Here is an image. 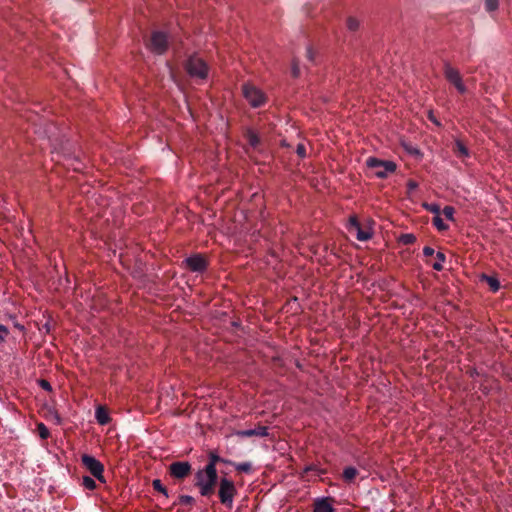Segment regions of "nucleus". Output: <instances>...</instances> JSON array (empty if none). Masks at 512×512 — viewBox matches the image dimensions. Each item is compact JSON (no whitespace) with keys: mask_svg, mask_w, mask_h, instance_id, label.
<instances>
[{"mask_svg":"<svg viewBox=\"0 0 512 512\" xmlns=\"http://www.w3.org/2000/svg\"><path fill=\"white\" fill-rule=\"evenodd\" d=\"M446 260V256L444 253L438 251L436 253V262H434L432 264V268L436 271H441L443 270V263L445 262Z\"/></svg>","mask_w":512,"mask_h":512,"instance_id":"obj_20","label":"nucleus"},{"mask_svg":"<svg viewBox=\"0 0 512 512\" xmlns=\"http://www.w3.org/2000/svg\"><path fill=\"white\" fill-rule=\"evenodd\" d=\"M296 153L299 157L304 158L306 157V147L304 144L299 143L296 148Z\"/></svg>","mask_w":512,"mask_h":512,"instance_id":"obj_32","label":"nucleus"},{"mask_svg":"<svg viewBox=\"0 0 512 512\" xmlns=\"http://www.w3.org/2000/svg\"><path fill=\"white\" fill-rule=\"evenodd\" d=\"M40 386L44 389V390H47V391H51V385L48 381L46 380H41L40 381Z\"/></svg>","mask_w":512,"mask_h":512,"instance_id":"obj_35","label":"nucleus"},{"mask_svg":"<svg viewBox=\"0 0 512 512\" xmlns=\"http://www.w3.org/2000/svg\"><path fill=\"white\" fill-rule=\"evenodd\" d=\"M347 28L350 30V31H356L358 28H359V21L354 18V17H349L347 19Z\"/></svg>","mask_w":512,"mask_h":512,"instance_id":"obj_29","label":"nucleus"},{"mask_svg":"<svg viewBox=\"0 0 512 512\" xmlns=\"http://www.w3.org/2000/svg\"><path fill=\"white\" fill-rule=\"evenodd\" d=\"M408 187H409L410 189H414V188H416V187H417V184H416L415 182H413V181H410V182L408 183Z\"/></svg>","mask_w":512,"mask_h":512,"instance_id":"obj_37","label":"nucleus"},{"mask_svg":"<svg viewBox=\"0 0 512 512\" xmlns=\"http://www.w3.org/2000/svg\"><path fill=\"white\" fill-rule=\"evenodd\" d=\"M83 466L100 482L105 483L104 466L95 457L84 454L81 457Z\"/></svg>","mask_w":512,"mask_h":512,"instance_id":"obj_5","label":"nucleus"},{"mask_svg":"<svg viewBox=\"0 0 512 512\" xmlns=\"http://www.w3.org/2000/svg\"><path fill=\"white\" fill-rule=\"evenodd\" d=\"M235 434L241 438L252 437V436L266 437V436H268V428L266 426H258L254 429L237 431Z\"/></svg>","mask_w":512,"mask_h":512,"instance_id":"obj_12","label":"nucleus"},{"mask_svg":"<svg viewBox=\"0 0 512 512\" xmlns=\"http://www.w3.org/2000/svg\"><path fill=\"white\" fill-rule=\"evenodd\" d=\"M14 326H15L17 329H19L20 331H24V326H23V325H21V324H19V323H16Z\"/></svg>","mask_w":512,"mask_h":512,"instance_id":"obj_38","label":"nucleus"},{"mask_svg":"<svg viewBox=\"0 0 512 512\" xmlns=\"http://www.w3.org/2000/svg\"><path fill=\"white\" fill-rule=\"evenodd\" d=\"M313 512H334V508L327 499H318L314 504Z\"/></svg>","mask_w":512,"mask_h":512,"instance_id":"obj_15","label":"nucleus"},{"mask_svg":"<svg viewBox=\"0 0 512 512\" xmlns=\"http://www.w3.org/2000/svg\"><path fill=\"white\" fill-rule=\"evenodd\" d=\"M442 212H443L444 216H445L448 220H450V221H454V212H455V210H454V208H453L452 206H445V207L443 208V211H442Z\"/></svg>","mask_w":512,"mask_h":512,"instance_id":"obj_30","label":"nucleus"},{"mask_svg":"<svg viewBox=\"0 0 512 512\" xmlns=\"http://www.w3.org/2000/svg\"><path fill=\"white\" fill-rule=\"evenodd\" d=\"M307 53H308V57L310 60H312V52H311V49H308L307 50Z\"/></svg>","mask_w":512,"mask_h":512,"instance_id":"obj_39","label":"nucleus"},{"mask_svg":"<svg viewBox=\"0 0 512 512\" xmlns=\"http://www.w3.org/2000/svg\"><path fill=\"white\" fill-rule=\"evenodd\" d=\"M168 48V36L161 31H155L151 35L149 49L155 54H163Z\"/></svg>","mask_w":512,"mask_h":512,"instance_id":"obj_7","label":"nucleus"},{"mask_svg":"<svg viewBox=\"0 0 512 512\" xmlns=\"http://www.w3.org/2000/svg\"><path fill=\"white\" fill-rule=\"evenodd\" d=\"M37 431L41 439H47L50 435L48 428L43 423L37 425Z\"/></svg>","mask_w":512,"mask_h":512,"instance_id":"obj_27","label":"nucleus"},{"mask_svg":"<svg viewBox=\"0 0 512 512\" xmlns=\"http://www.w3.org/2000/svg\"><path fill=\"white\" fill-rule=\"evenodd\" d=\"M299 73H300L299 66L297 63L294 62L292 65V74L294 77H297V76H299Z\"/></svg>","mask_w":512,"mask_h":512,"instance_id":"obj_36","label":"nucleus"},{"mask_svg":"<svg viewBox=\"0 0 512 512\" xmlns=\"http://www.w3.org/2000/svg\"><path fill=\"white\" fill-rule=\"evenodd\" d=\"M183 263L191 272L202 273L207 269L208 263L201 254H194L187 257Z\"/></svg>","mask_w":512,"mask_h":512,"instance_id":"obj_9","label":"nucleus"},{"mask_svg":"<svg viewBox=\"0 0 512 512\" xmlns=\"http://www.w3.org/2000/svg\"><path fill=\"white\" fill-rule=\"evenodd\" d=\"M434 253H435V251H434V249L432 247L425 246L423 248V254L426 257L432 256V255H434Z\"/></svg>","mask_w":512,"mask_h":512,"instance_id":"obj_34","label":"nucleus"},{"mask_svg":"<svg viewBox=\"0 0 512 512\" xmlns=\"http://www.w3.org/2000/svg\"><path fill=\"white\" fill-rule=\"evenodd\" d=\"M82 485L85 489L88 490H94L96 489L97 485L94 479H92L89 476H84L82 479Z\"/></svg>","mask_w":512,"mask_h":512,"instance_id":"obj_24","label":"nucleus"},{"mask_svg":"<svg viewBox=\"0 0 512 512\" xmlns=\"http://www.w3.org/2000/svg\"><path fill=\"white\" fill-rule=\"evenodd\" d=\"M222 462V463H229L227 460L221 458L217 453L211 452L209 454V461L206 464V466H210L213 469H216V464Z\"/></svg>","mask_w":512,"mask_h":512,"instance_id":"obj_18","label":"nucleus"},{"mask_svg":"<svg viewBox=\"0 0 512 512\" xmlns=\"http://www.w3.org/2000/svg\"><path fill=\"white\" fill-rule=\"evenodd\" d=\"M444 75L446 79L455 86L459 93L464 94L466 92V86L462 81L459 71L449 63L444 65Z\"/></svg>","mask_w":512,"mask_h":512,"instance_id":"obj_8","label":"nucleus"},{"mask_svg":"<svg viewBox=\"0 0 512 512\" xmlns=\"http://www.w3.org/2000/svg\"><path fill=\"white\" fill-rule=\"evenodd\" d=\"M423 207L425 210L429 211L430 213L435 214V216L440 215V206L436 203H424Z\"/></svg>","mask_w":512,"mask_h":512,"instance_id":"obj_25","label":"nucleus"},{"mask_svg":"<svg viewBox=\"0 0 512 512\" xmlns=\"http://www.w3.org/2000/svg\"><path fill=\"white\" fill-rule=\"evenodd\" d=\"M179 502L181 504H184V505H189V504H192L194 502V498L192 496H189V495H181L179 497Z\"/></svg>","mask_w":512,"mask_h":512,"instance_id":"obj_31","label":"nucleus"},{"mask_svg":"<svg viewBox=\"0 0 512 512\" xmlns=\"http://www.w3.org/2000/svg\"><path fill=\"white\" fill-rule=\"evenodd\" d=\"M433 224L439 231H445L448 229V225L445 224L440 215L433 218Z\"/></svg>","mask_w":512,"mask_h":512,"instance_id":"obj_26","label":"nucleus"},{"mask_svg":"<svg viewBox=\"0 0 512 512\" xmlns=\"http://www.w3.org/2000/svg\"><path fill=\"white\" fill-rule=\"evenodd\" d=\"M358 471L356 468L349 466L343 470V479L347 482H351L357 476Z\"/></svg>","mask_w":512,"mask_h":512,"instance_id":"obj_19","label":"nucleus"},{"mask_svg":"<svg viewBox=\"0 0 512 512\" xmlns=\"http://www.w3.org/2000/svg\"><path fill=\"white\" fill-rule=\"evenodd\" d=\"M243 95L249 104L254 108L261 107L266 102L264 93L260 89L250 84L243 85Z\"/></svg>","mask_w":512,"mask_h":512,"instance_id":"obj_6","label":"nucleus"},{"mask_svg":"<svg viewBox=\"0 0 512 512\" xmlns=\"http://www.w3.org/2000/svg\"><path fill=\"white\" fill-rule=\"evenodd\" d=\"M399 241L404 245H410L416 241V236L412 233H405L399 237Z\"/></svg>","mask_w":512,"mask_h":512,"instance_id":"obj_22","label":"nucleus"},{"mask_svg":"<svg viewBox=\"0 0 512 512\" xmlns=\"http://www.w3.org/2000/svg\"><path fill=\"white\" fill-rule=\"evenodd\" d=\"M217 479V469L205 466L198 470L195 474V486L198 487L200 495L203 497L211 496L214 493Z\"/></svg>","mask_w":512,"mask_h":512,"instance_id":"obj_1","label":"nucleus"},{"mask_svg":"<svg viewBox=\"0 0 512 512\" xmlns=\"http://www.w3.org/2000/svg\"><path fill=\"white\" fill-rule=\"evenodd\" d=\"M9 334V330L6 326L0 324V341H4Z\"/></svg>","mask_w":512,"mask_h":512,"instance_id":"obj_33","label":"nucleus"},{"mask_svg":"<svg viewBox=\"0 0 512 512\" xmlns=\"http://www.w3.org/2000/svg\"><path fill=\"white\" fill-rule=\"evenodd\" d=\"M453 151H454L455 155L459 158H468L470 156V152H469L468 148L459 139H457L455 141Z\"/></svg>","mask_w":512,"mask_h":512,"instance_id":"obj_14","label":"nucleus"},{"mask_svg":"<svg viewBox=\"0 0 512 512\" xmlns=\"http://www.w3.org/2000/svg\"><path fill=\"white\" fill-rule=\"evenodd\" d=\"M237 494V489L234 482L226 477L220 479L218 497L222 505L231 509L234 503V497Z\"/></svg>","mask_w":512,"mask_h":512,"instance_id":"obj_3","label":"nucleus"},{"mask_svg":"<svg viewBox=\"0 0 512 512\" xmlns=\"http://www.w3.org/2000/svg\"><path fill=\"white\" fill-rule=\"evenodd\" d=\"M349 231L351 233L355 232L356 238L359 241H367L372 237V233L369 230L362 229L360 223L355 217L350 218Z\"/></svg>","mask_w":512,"mask_h":512,"instance_id":"obj_11","label":"nucleus"},{"mask_svg":"<svg viewBox=\"0 0 512 512\" xmlns=\"http://www.w3.org/2000/svg\"><path fill=\"white\" fill-rule=\"evenodd\" d=\"M235 469L240 472L249 473L252 469V465L249 462H243L235 464Z\"/></svg>","mask_w":512,"mask_h":512,"instance_id":"obj_28","label":"nucleus"},{"mask_svg":"<svg viewBox=\"0 0 512 512\" xmlns=\"http://www.w3.org/2000/svg\"><path fill=\"white\" fill-rule=\"evenodd\" d=\"M481 279L489 285L493 292H497L500 289V282L496 277L483 274Z\"/></svg>","mask_w":512,"mask_h":512,"instance_id":"obj_16","label":"nucleus"},{"mask_svg":"<svg viewBox=\"0 0 512 512\" xmlns=\"http://www.w3.org/2000/svg\"><path fill=\"white\" fill-rule=\"evenodd\" d=\"M169 471L174 478L183 479L191 472V465L186 461L173 462L169 467Z\"/></svg>","mask_w":512,"mask_h":512,"instance_id":"obj_10","label":"nucleus"},{"mask_svg":"<svg viewBox=\"0 0 512 512\" xmlns=\"http://www.w3.org/2000/svg\"><path fill=\"white\" fill-rule=\"evenodd\" d=\"M95 418L100 425H106L110 422L108 411L103 406H98L95 410Z\"/></svg>","mask_w":512,"mask_h":512,"instance_id":"obj_13","label":"nucleus"},{"mask_svg":"<svg viewBox=\"0 0 512 512\" xmlns=\"http://www.w3.org/2000/svg\"><path fill=\"white\" fill-rule=\"evenodd\" d=\"M246 138L251 147L256 148L260 143V138L258 134L253 130H248L246 133Z\"/></svg>","mask_w":512,"mask_h":512,"instance_id":"obj_17","label":"nucleus"},{"mask_svg":"<svg viewBox=\"0 0 512 512\" xmlns=\"http://www.w3.org/2000/svg\"><path fill=\"white\" fill-rule=\"evenodd\" d=\"M152 486H153L154 490L162 493L165 497H168V491H167L166 487L162 484L160 479L153 480Z\"/></svg>","mask_w":512,"mask_h":512,"instance_id":"obj_23","label":"nucleus"},{"mask_svg":"<svg viewBox=\"0 0 512 512\" xmlns=\"http://www.w3.org/2000/svg\"><path fill=\"white\" fill-rule=\"evenodd\" d=\"M484 7L489 13L495 12L499 7V0H485Z\"/></svg>","mask_w":512,"mask_h":512,"instance_id":"obj_21","label":"nucleus"},{"mask_svg":"<svg viewBox=\"0 0 512 512\" xmlns=\"http://www.w3.org/2000/svg\"><path fill=\"white\" fill-rule=\"evenodd\" d=\"M369 168L375 170V176L384 179L396 170V164L393 161H383L375 157H369L366 160Z\"/></svg>","mask_w":512,"mask_h":512,"instance_id":"obj_4","label":"nucleus"},{"mask_svg":"<svg viewBox=\"0 0 512 512\" xmlns=\"http://www.w3.org/2000/svg\"><path fill=\"white\" fill-rule=\"evenodd\" d=\"M185 69L190 77L204 80L208 77L209 67L198 55H191L185 62Z\"/></svg>","mask_w":512,"mask_h":512,"instance_id":"obj_2","label":"nucleus"}]
</instances>
